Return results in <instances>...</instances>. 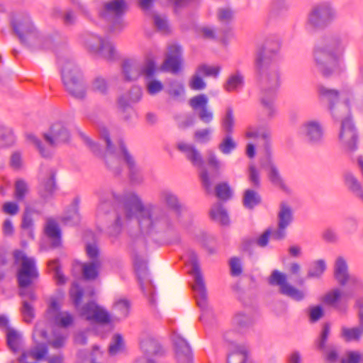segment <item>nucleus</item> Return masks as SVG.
<instances>
[{
	"label": "nucleus",
	"instance_id": "nucleus-29",
	"mask_svg": "<svg viewBox=\"0 0 363 363\" xmlns=\"http://www.w3.org/2000/svg\"><path fill=\"white\" fill-rule=\"evenodd\" d=\"M334 276L341 286H345L347 284L348 279L351 275L348 272L347 262L342 257H338L335 260Z\"/></svg>",
	"mask_w": 363,
	"mask_h": 363
},
{
	"label": "nucleus",
	"instance_id": "nucleus-56",
	"mask_svg": "<svg viewBox=\"0 0 363 363\" xmlns=\"http://www.w3.org/2000/svg\"><path fill=\"white\" fill-rule=\"evenodd\" d=\"M220 72V67L219 66L202 65L197 68V73L205 77H213L216 78L219 75Z\"/></svg>",
	"mask_w": 363,
	"mask_h": 363
},
{
	"label": "nucleus",
	"instance_id": "nucleus-17",
	"mask_svg": "<svg viewBox=\"0 0 363 363\" xmlns=\"http://www.w3.org/2000/svg\"><path fill=\"white\" fill-rule=\"evenodd\" d=\"M47 313L55 324L61 328H68L74 323V315L61 311V306L55 298L51 299Z\"/></svg>",
	"mask_w": 363,
	"mask_h": 363
},
{
	"label": "nucleus",
	"instance_id": "nucleus-31",
	"mask_svg": "<svg viewBox=\"0 0 363 363\" xmlns=\"http://www.w3.org/2000/svg\"><path fill=\"white\" fill-rule=\"evenodd\" d=\"M363 336V328L358 326L347 327L343 325L340 328V337L345 342H359Z\"/></svg>",
	"mask_w": 363,
	"mask_h": 363
},
{
	"label": "nucleus",
	"instance_id": "nucleus-63",
	"mask_svg": "<svg viewBox=\"0 0 363 363\" xmlns=\"http://www.w3.org/2000/svg\"><path fill=\"white\" fill-rule=\"evenodd\" d=\"M79 220L80 216L76 206H73L70 212L62 218V221L67 225H76Z\"/></svg>",
	"mask_w": 363,
	"mask_h": 363
},
{
	"label": "nucleus",
	"instance_id": "nucleus-43",
	"mask_svg": "<svg viewBox=\"0 0 363 363\" xmlns=\"http://www.w3.org/2000/svg\"><path fill=\"white\" fill-rule=\"evenodd\" d=\"M130 103L132 102L127 94L121 95L118 100V107L123 111V118L126 121L130 120L135 115V111L130 106Z\"/></svg>",
	"mask_w": 363,
	"mask_h": 363
},
{
	"label": "nucleus",
	"instance_id": "nucleus-55",
	"mask_svg": "<svg viewBox=\"0 0 363 363\" xmlns=\"http://www.w3.org/2000/svg\"><path fill=\"white\" fill-rule=\"evenodd\" d=\"M253 318L245 313H239L234 318V323L240 329L247 328L253 324Z\"/></svg>",
	"mask_w": 363,
	"mask_h": 363
},
{
	"label": "nucleus",
	"instance_id": "nucleus-15",
	"mask_svg": "<svg viewBox=\"0 0 363 363\" xmlns=\"http://www.w3.org/2000/svg\"><path fill=\"white\" fill-rule=\"evenodd\" d=\"M301 134L311 145L319 146L324 143V128L318 120L304 122L301 128Z\"/></svg>",
	"mask_w": 363,
	"mask_h": 363
},
{
	"label": "nucleus",
	"instance_id": "nucleus-37",
	"mask_svg": "<svg viewBox=\"0 0 363 363\" xmlns=\"http://www.w3.org/2000/svg\"><path fill=\"white\" fill-rule=\"evenodd\" d=\"M257 189H247L243 193L242 204L247 209H253L262 202Z\"/></svg>",
	"mask_w": 363,
	"mask_h": 363
},
{
	"label": "nucleus",
	"instance_id": "nucleus-16",
	"mask_svg": "<svg viewBox=\"0 0 363 363\" xmlns=\"http://www.w3.org/2000/svg\"><path fill=\"white\" fill-rule=\"evenodd\" d=\"M208 99L205 94L196 95L189 100V106L196 111L199 119L204 124H210L214 119L213 111L208 106Z\"/></svg>",
	"mask_w": 363,
	"mask_h": 363
},
{
	"label": "nucleus",
	"instance_id": "nucleus-54",
	"mask_svg": "<svg viewBox=\"0 0 363 363\" xmlns=\"http://www.w3.org/2000/svg\"><path fill=\"white\" fill-rule=\"evenodd\" d=\"M130 309V303L127 299H119L114 303L113 310L118 318H125L128 316Z\"/></svg>",
	"mask_w": 363,
	"mask_h": 363
},
{
	"label": "nucleus",
	"instance_id": "nucleus-53",
	"mask_svg": "<svg viewBox=\"0 0 363 363\" xmlns=\"http://www.w3.org/2000/svg\"><path fill=\"white\" fill-rule=\"evenodd\" d=\"M48 267L54 273V279L57 284L63 285L66 283L67 279L61 271L60 265L58 260H52L48 263Z\"/></svg>",
	"mask_w": 363,
	"mask_h": 363
},
{
	"label": "nucleus",
	"instance_id": "nucleus-35",
	"mask_svg": "<svg viewBox=\"0 0 363 363\" xmlns=\"http://www.w3.org/2000/svg\"><path fill=\"white\" fill-rule=\"evenodd\" d=\"M247 358V349L242 345L233 346L227 359L228 363H245Z\"/></svg>",
	"mask_w": 363,
	"mask_h": 363
},
{
	"label": "nucleus",
	"instance_id": "nucleus-57",
	"mask_svg": "<svg viewBox=\"0 0 363 363\" xmlns=\"http://www.w3.org/2000/svg\"><path fill=\"white\" fill-rule=\"evenodd\" d=\"M248 180L255 189H259L261 185L260 174L253 164L248 167Z\"/></svg>",
	"mask_w": 363,
	"mask_h": 363
},
{
	"label": "nucleus",
	"instance_id": "nucleus-39",
	"mask_svg": "<svg viewBox=\"0 0 363 363\" xmlns=\"http://www.w3.org/2000/svg\"><path fill=\"white\" fill-rule=\"evenodd\" d=\"M293 221L292 208L286 203L282 202L277 214V224L288 228Z\"/></svg>",
	"mask_w": 363,
	"mask_h": 363
},
{
	"label": "nucleus",
	"instance_id": "nucleus-23",
	"mask_svg": "<svg viewBox=\"0 0 363 363\" xmlns=\"http://www.w3.org/2000/svg\"><path fill=\"white\" fill-rule=\"evenodd\" d=\"M177 149L182 152L192 165L201 168L203 166V159L200 151L191 143L179 141L177 143Z\"/></svg>",
	"mask_w": 363,
	"mask_h": 363
},
{
	"label": "nucleus",
	"instance_id": "nucleus-46",
	"mask_svg": "<svg viewBox=\"0 0 363 363\" xmlns=\"http://www.w3.org/2000/svg\"><path fill=\"white\" fill-rule=\"evenodd\" d=\"M140 347L145 355L157 354L161 350L159 342L152 338H147L141 341Z\"/></svg>",
	"mask_w": 363,
	"mask_h": 363
},
{
	"label": "nucleus",
	"instance_id": "nucleus-27",
	"mask_svg": "<svg viewBox=\"0 0 363 363\" xmlns=\"http://www.w3.org/2000/svg\"><path fill=\"white\" fill-rule=\"evenodd\" d=\"M159 201L171 209L179 213L182 210V205L179 201L178 196L172 191L164 189L160 191L158 194Z\"/></svg>",
	"mask_w": 363,
	"mask_h": 363
},
{
	"label": "nucleus",
	"instance_id": "nucleus-18",
	"mask_svg": "<svg viewBox=\"0 0 363 363\" xmlns=\"http://www.w3.org/2000/svg\"><path fill=\"white\" fill-rule=\"evenodd\" d=\"M128 246L133 257L135 268L137 269H145L146 262L144 259V255L146 252V242L143 236H131Z\"/></svg>",
	"mask_w": 363,
	"mask_h": 363
},
{
	"label": "nucleus",
	"instance_id": "nucleus-11",
	"mask_svg": "<svg viewBox=\"0 0 363 363\" xmlns=\"http://www.w3.org/2000/svg\"><path fill=\"white\" fill-rule=\"evenodd\" d=\"M101 138L106 145V152L104 161L109 170L115 175H119L122 171L121 160H123V155L121 153V142L124 144L122 139L118 140V148L117 149L112 143L108 130L105 128L100 130Z\"/></svg>",
	"mask_w": 363,
	"mask_h": 363
},
{
	"label": "nucleus",
	"instance_id": "nucleus-42",
	"mask_svg": "<svg viewBox=\"0 0 363 363\" xmlns=\"http://www.w3.org/2000/svg\"><path fill=\"white\" fill-rule=\"evenodd\" d=\"M326 269V264L323 259H318L312 262L308 269V279H320Z\"/></svg>",
	"mask_w": 363,
	"mask_h": 363
},
{
	"label": "nucleus",
	"instance_id": "nucleus-47",
	"mask_svg": "<svg viewBox=\"0 0 363 363\" xmlns=\"http://www.w3.org/2000/svg\"><path fill=\"white\" fill-rule=\"evenodd\" d=\"M29 192V186L28 183L22 179H18L14 184L13 196L17 201H24L26 195Z\"/></svg>",
	"mask_w": 363,
	"mask_h": 363
},
{
	"label": "nucleus",
	"instance_id": "nucleus-5",
	"mask_svg": "<svg viewBox=\"0 0 363 363\" xmlns=\"http://www.w3.org/2000/svg\"><path fill=\"white\" fill-rule=\"evenodd\" d=\"M70 134L68 130L62 123H54L49 132L43 134L45 144L35 135L28 133L26 139L38 151L41 157L50 158L52 156L54 149L58 145L67 143L69 140Z\"/></svg>",
	"mask_w": 363,
	"mask_h": 363
},
{
	"label": "nucleus",
	"instance_id": "nucleus-45",
	"mask_svg": "<svg viewBox=\"0 0 363 363\" xmlns=\"http://www.w3.org/2000/svg\"><path fill=\"white\" fill-rule=\"evenodd\" d=\"M33 210L30 208H26L25 211L23 215L22 222H21V228L27 230L28 236L30 239H34V232H33V220L32 218Z\"/></svg>",
	"mask_w": 363,
	"mask_h": 363
},
{
	"label": "nucleus",
	"instance_id": "nucleus-41",
	"mask_svg": "<svg viewBox=\"0 0 363 363\" xmlns=\"http://www.w3.org/2000/svg\"><path fill=\"white\" fill-rule=\"evenodd\" d=\"M102 264L101 259H95L84 263L82 266V274L86 280H94L99 275V270Z\"/></svg>",
	"mask_w": 363,
	"mask_h": 363
},
{
	"label": "nucleus",
	"instance_id": "nucleus-22",
	"mask_svg": "<svg viewBox=\"0 0 363 363\" xmlns=\"http://www.w3.org/2000/svg\"><path fill=\"white\" fill-rule=\"evenodd\" d=\"M57 172L50 169L45 177H43L38 186V194L44 201L52 199L57 189L55 181Z\"/></svg>",
	"mask_w": 363,
	"mask_h": 363
},
{
	"label": "nucleus",
	"instance_id": "nucleus-20",
	"mask_svg": "<svg viewBox=\"0 0 363 363\" xmlns=\"http://www.w3.org/2000/svg\"><path fill=\"white\" fill-rule=\"evenodd\" d=\"M182 48L180 46L172 45L168 48V52L165 60L164 61L162 69L176 74L181 69Z\"/></svg>",
	"mask_w": 363,
	"mask_h": 363
},
{
	"label": "nucleus",
	"instance_id": "nucleus-26",
	"mask_svg": "<svg viewBox=\"0 0 363 363\" xmlns=\"http://www.w3.org/2000/svg\"><path fill=\"white\" fill-rule=\"evenodd\" d=\"M245 135L247 138H261L264 141V146L267 152L270 148L271 132L264 125H250L247 128Z\"/></svg>",
	"mask_w": 363,
	"mask_h": 363
},
{
	"label": "nucleus",
	"instance_id": "nucleus-40",
	"mask_svg": "<svg viewBox=\"0 0 363 363\" xmlns=\"http://www.w3.org/2000/svg\"><path fill=\"white\" fill-rule=\"evenodd\" d=\"M22 342V335L19 332L11 328H7L6 343L13 352L16 353L20 350Z\"/></svg>",
	"mask_w": 363,
	"mask_h": 363
},
{
	"label": "nucleus",
	"instance_id": "nucleus-60",
	"mask_svg": "<svg viewBox=\"0 0 363 363\" xmlns=\"http://www.w3.org/2000/svg\"><path fill=\"white\" fill-rule=\"evenodd\" d=\"M21 313L23 317L24 320L26 323H30L32 320L34 318L35 313L34 308L31 304H30L27 301L24 300L22 302V308Z\"/></svg>",
	"mask_w": 363,
	"mask_h": 363
},
{
	"label": "nucleus",
	"instance_id": "nucleus-10",
	"mask_svg": "<svg viewBox=\"0 0 363 363\" xmlns=\"http://www.w3.org/2000/svg\"><path fill=\"white\" fill-rule=\"evenodd\" d=\"M128 9L125 0H110L104 4L100 11L101 17L111 23V30L115 31L123 28L125 23L122 18Z\"/></svg>",
	"mask_w": 363,
	"mask_h": 363
},
{
	"label": "nucleus",
	"instance_id": "nucleus-52",
	"mask_svg": "<svg viewBox=\"0 0 363 363\" xmlns=\"http://www.w3.org/2000/svg\"><path fill=\"white\" fill-rule=\"evenodd\" d=\"M125 345L123 337L120 334H116L112 338V341L108 347V353L111 356H115L123 351Z\"/></svg>",
	"mask_w": 363,
	"mask_h": 363
},
{
	"label": "nucleus",
	"instance_id": "nucleus-28",
	"mask_svg": "<svg viewBox=\"0 0 363 363\" xmlns=\"http://www.w3.org/2000/svg\"><path fill=\"white\" fill-rule=\"evenodd\" d=\"M44 232L51 241L52 247L56 248L61 245V230L58 223L54 219L47 220Z\"/></svg>",
	"mask_w": 363,
	"mask_h": 363
},
{
	"label": "nucleus",
	"instance_id": "nucleus-24",
	"mask_svg": "<svg viewBox=\"0 0 363 363\" xmlns=\"http://www.w3.org/2000/svg\"><path fill=\"white\" fill-rule=\"evenodd\" d=\"M173 342L175 350V357L178 363H192L193 356L191 348L182 336L174 335Z\"/></svg>",
	"mask_w": 363,
	"mask_h": 363
},
{
	"label": "nucleus",
	"instance_id": "nucleus-33",
	"mask_svg": "<svg viewBox=\"0 0 363 363\" xmlns=\"http://www.w3.org/2000/svg\"><path fill=\"white\" fill-rule=\"evenodd\" d=\"M122 73L126 81L136 80L141 75L140 64L131 60L124 61L122 65Z\"/></svg>",
	"mask_w": 363,
	"mask_h": 363
},
{
	"label": "nucleus",
	"instance_id": "nucleus-21",
	"mask_svg": "<svg viewBox=\"0 0 363 363\" xmlns=\"http://www.w3.org/2000/svg\"><path fill=\"white\" fill-rule=\"evenodd\" d=\"M121 153L123 155V161L128 169L129 179L132 184H140L143 181V177L140 168L135 163L133 155L128 152L122 142H121Z\"/></svg>",
	"mask_w": 363,
	"mask_h": 363
},
{
	"label": "nucleus",
	"instance_id": "nucleus-51",
	"mask_svg": "<svg viewBox=\"0 0 363 363\" xmlns=\"http://www.w3.org/2000/svg\"><path fill=\"white\" fill-rule=\"evenodd\" d=\"M141 75H143L146 81L154 79L156 73L158 71L155 62L148 60L143 65H140Z\"/></svg>",
	"mask_w": 363,
	"mask_h": 363
},
{
	"label": "nucleus",
	"instance_id": "nucleus-36",
	"mask_svg": "<svg viewBox=\"0 0 363 363\" xmlns=\"http://www.w3.org/2000/svg\"><path fill=\"white\" fill-rule=\"evenodd\" d=\"M235 125L234 110L231 106L226 107L220 120V127L224 133H233Z\"/></svg>",
	"mask_w": 363,
	"mask_h": 363
},
{
	"label": "nucleus",
	"instance_id": "nucleus-25",
	"mask_svg": "<svg viewBox=\"0 0 363 363\" xmlns=\"http://www.w3.org/2000/svg\"><path fill=\"white\" fill-rule=\"evenodd\" d=\"M263 167L267 169L269 181L274 187L286 193L290 192V189L286 184L279 169L269 159L265 164H263Z\"/></svg>",
	"mask_w": 363,
	"mask_h": 363
},
{
	"label": "nucleus",
	"instance_id": "nucleus-62",
	"mask_svg": "<svg viewBox=\"0 0 363 363\" xmlns=\"http://www.w3.org/2000/svg\"><path fill=\"white\" fill-rule=\"evenodd\" d=\"M146 89L150 95H155L163 89V84L159 80L151 79L146 81Z\"/></svg>",
	"mask_w": 363,
	"mask_h": 363
},
{
	"label": "nucleus",
	"instance_id": "nucleus-58",
	"mask_svg": "<svg viewBox=\"0 0 363 363\" xmlns=\"http://www.w3.org/2000/svg\"><path fill=\"white\" fill-rule=\"evenodd\" d=\"M215 191L216 196L221 200H228L231 196L230 189L227 183L218 184L216 185Z\"/></svg>",
	"mask_w": 363,
	"mask_h": 363
},
{
	"label": "nucleus",
	"instance_id": "nucleus-8",
	"mask_svg": "<svg viewBox=\"0 0 363 363\" xmlns=\"http://www.w3.org/2000/svg\"><path fill=\"white\" fill-rule=\"evenodd\" d=\"M14 263L19 265L17 279L20 288H26L31 285L39 277L35 260L28 257L22 250H15L13 253Z\"/></svg>",
	"mask_w": 363,
	"mask_h": 363
},
{
	"label": "nucleus",
	"instance_id": "nucleus-48",
	"mask_svg": "<svg viewBox=\"0 0 363 363\" xmlns=\"http://www.w3.org/2000/svg\"><path fill=\"white\" fill-rule=\"evenodd\" d=\"M213 129L211 127L197 129L194 131L193 138L195 142L199 144H206L212 139Z\"/></svg>",
	"mask_w": 363,
	"mask_h": 363
},
{
	"label": "nucleus",
	"instance_id": "nucleus-9",
	"mask_svg": "<svg viewBox=\"0 0 363 363\" xmlns=\"http://www.w3.org/2000/svg\"><path fill=\"white\" fill-rule=\"evenodd\" d=\"M337 18V11L330 1H323L315 5L309 11L306 25L307 27L319 30L327 28Z\"/></svg>",
	"mask_w": 363,
	"mask_h": 363
},
{
	"label": "nucleus",
	"instance_id": "nucleus-34",
	"mask_svg": "<svg viewBox=\"0 0 363 363\" xmlns=\"http://www.w3.org/2000/svg\"><path fill=\"white\" fill-rule=\"evenodd\" d=\"M209 216L211 220L221 225L229 223L228 212L221 203L218 202L212 206L209 211Z\"/></svg>",
	"mask_w": 363,
	"mask_h": 363
},
{
	"label": "nucleus",
	"instance_id": "nucleus-7",
	"mask_svg": "<svg viewBox=\"0 0 363 363\" xmlns=\"http://www.w3.org/2000/svg\"><path fill=\"white\" fill-rule=\"evenodd\" d=\"M58 63L61 67L62 79L66 90L76 99H84L86 86L79 68L69 59L60 58Z\"/></svg>",
	"mask_w": 363,
	"mask_h": 363
},
{
	"label": "nucleus",
	"instance_id": "nucleus-4",
	"mask_svg": "<svg viewBox=\"0 0 363 363\" xmlns=\"http://www.w3.org/2000/svg\"><path fill=\"white\" fill-rule=\"evenodd\" d=\"M349 40L346 34H331L325 45H316L313 57L315 68L323 76H330L343 58Z\"/></svg>",
	"mask_w": 363,
	"mask_h": 363
},
{
	"label": "nucleus",
	"instance_id": "nucleus-13",
	"mask_svg": "<svg viewBox=\"0 0 363 363\" xmlns=\"http://www.w3.org/2000/svg\"><path fill=\"white\" fill-rule=\"evenodd\" d=\"M189 262L191 265V274L194 278V284L192 289L197 302V305L200 308H204L206 305L207 291L202 275L199 259L194 252L189 255Z\"/></svg>",
	"mask_w": 363,
	"mask_h": 363
},
{
	"label": "nucleus",
	"instance_id": "nucleus-38",
	"mask_svg": "<svg viewBox=\"0 0 363 363\" xmlns=\"http://www.w3.org/2000/svg\"><path fill=\"white\" fill-rule=\"evenodd\" d=\"M244 84V77L238 72L230 74L223 84L224 89L228 92L238 91Z\"/></svg>",
	"mask_w": 363,
	"mask_h": 363
},
{
	"label": "nucleus",
	"instance_id": "nucleus-64",
	"mask_svg": "<svg viewBox=\"0 0 363 363\" xmlns=\"http://www.w3.org/2000/svg\"><path fill=\"white\" fill-rule=\"evenodd\" d=\"M347 283L352 292H360L363 291V280L359 277L351 275Z\"/></svg>",
	"mask_w": 363,
	"mask_h": 363
},
{
	"label": "nucleus",
	"instance_id": "nucleus-30",
	"mask_svg": "<svg viewBox=\"0 0 363 363\" xmlns=\"http://www.w3.org/2000/svg\"><path fill=\"white\" fill-rule=\"evenodd\" d=\"M344 182L347 189L352 194L363 202V186L352 172H346L344 174Z\"/></svg>",
	"mask_w": 363,
	"mask_h": 363
},
{
	"label": "nucleus",
	"instance_id": "nucleus-19",
	"mask_svg": "<svg viewBox=\"0 0 363 363\" xmlns=\"http://www.w3.org/2000/svg\"><path fill=\"white\" fill-rule=\"evenodd\" d=\"M81 315L86 320L97 323L106 324L110 322L108 313L94 302H89L81 310Z\"/></svg>",
	"mask_w": 363,
	"mask_h": 363
},
{
	"label": "nucleus",
	"instance_id": "nucleus-50",
	"mask_svg": "<svg viewBox=\"0 0 363 363\" xmlns=\"http://www.w3.org/2000/svg\"><path fill=\"white\" fill-rule=\"evenodd\" d=\"M184 84L177 80L169 83L167 94L175 100H180L184 94Z\"/></svg>",
	"mask_w": 363,
	"mask_h": 363
},
{
	"label": "nucleus",
	"instance_id": "nucleus-6",
	"mask_svg": "<svg viewBox=\"0 0 363 363\" xmlns=\"http://www.w3.org/2000/svg\"><path fill=\"white\" fill-rule=\"evenodd\" d=\"M13 32L24 46L43 48L44 38L28 15H18L11 21Z\"/></svg>",
	"mask_w": 363,
	"mask_h": 363
},
{
	"label": "nucleus",
	"instance_id": "nucleus-59",
	"mask_svg": "<svg viewBox=\"0 0 363 363\" xmlns=\"http://www.w3.org/2000/svg\"><path fill=\"white\" fill-rule=\"evenodd\" d=\"M69 294L75 307L77 308L81 303L83 297V289H81L77 284L74 283L70 289Z\"/></svg>",
	"mask_w": 363,
	"mask_h": 363
},
{
	"label": "nucleus",
	"instance_id": "nucleus-49",
	"mask_svg": "<svg viewBox=\"0 0 363 363\" xmlns=\"http://www.w3.org/2000/svg\"><path fill=\"white\" fill-rule=\"evenodd\" d=\"M108 83L102 76L96 77L91 82V89L96 93L106 95L108 91Z\"/></svg>",
	"mask_w": 363,
	"mask_h": 363
},
{
	"label": "nucleus",
	"instance_id": "nucleus-44",
	"mask_svg": "<svg viewBox=\"0 0 363 363\" xmlns=\"http://www.w3.org/2000/svg\"><path fill=\"white\" fill-rule=\"evenodd\" d=\"M232 134L225 133V136L218 145V150L223 155H230L237 147V143Z\"/></svg>",
	"mask_w": 363,
	"mask_h": 363
},
{
	"label": "nucleus",
	"instance_id": "nucleus-61",
	"mask_svg": "<svg viewBox=\"0 0 363 363\" xmlns=\"http://www.w3.org/2000/svg\"><path fill=\"white\" fill-rule=\"evenodd\" d=\"M47 353L48 348L45 345H38L28 351V355L37 360L43 359Z\"/></svg>",
	"mask_w": 363,
	"mask_h": 363
},
{
	"label": "nucleus",
	"instance_id": "nucleus-14",
	"mask_svg": "<svg viewBox=\"0 0 363 363\" xmlns=\"http://www.w3.org/2000/svg\"><path fill=\"white\" fill-rule=\"evenodd\" d=\"M268 283L271 286H279L281 294L296 301H301L305 298L304 292L289 284L287 276L277 269L272 271L268 278Z\"/></svg>",
	"mask_w": 363,
	"mask_h": 363
},
{
	"label": "nucleus",
	"instance_id": "nucleus-12",
	"mask_svg": "<svg viewBox=\"0 0 363 363\" xmlns=\"http://www.w3.org/2000/svg\"><path fill=\"white\" fill-rule=\"evenodd\" d=\"M84 43L90 52L106 60H112L115 58V46L108 39L88 33L84 38Z\"/></svg>",
	"mask_w": 363,
	"mask_h": 363
},
{
	"label": "nucleus",
	"instance_id": "nucleus-32",
	"mask_svg": "<svg viewBox=\"0 0 363 363\" xmlns=\"http://www.w3.org/2000/svg\"><path fill=\"white\" fill-rule=\"evenodd\" d=\"M341 296V290L336 288L328 292L325 295L323 301L325 303L335 308L341 314H346L347 311V306L337 304V301L340 299Z\"/></svg>",
	"mask_w": 363,
	"mask_h": 363
},
{
	"label": "nucleus",
	"instance_id": "nucleus-2",
	"mask_svg": "<svg viewBox=\"0 0 363 363\" xmlns=\"http://www.w3.org/2000/svg\"><path fill=\"white\" fill-rule=\"evenodd\" d=\"M279 50V40L274 37L269 38L257 51L255 59V70L260 88L259 101L263 111L269 117L274 115V100L280 86V75L277 66Z\"/></svg>",
	"mask_w": 363,
	"mask_h": 363
},
{
	"label": "nucleus",
	"instance_id": "nucleus-3",
	"mask_svg": "<svg viewBox=\"0 0 363 363\" xmlns=\"http://www.w3.org/2000/svg\"><path fill=\"white\" fill-rule=\"evenodd\" d=\"M318 93L321 101L326 104L330 114L335 120L341 121L337 134V145L345 154H352L358 148V133L351 118L350 104L356 101L352 92L342 93V101L339 100V92L320 85Z\"/></svg>",
	"mask_w": 363,
	"mask_h": 363
},
{
	"label": "nucleus",
	"instance_id": "nucleus-1",
	"mask_svg": "<svg viewBox=\"0 0 363 363\" xmlns=\"http://www.w3.org/2000/svg\"><path fill=\"white\" fill-rule=\"evenodd\" d=\"M117 203L112 223L108 228L110 236L116 238L124 227L135 219L142 235H152L172 230L174 223L168 210L157 203H144L135 192L123 195L113 194Z\"/></svg>",
	"mask_w": 363,
	"mask_h": 363
}]
</instances>
